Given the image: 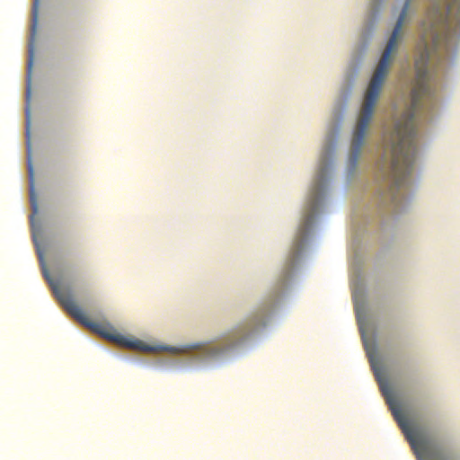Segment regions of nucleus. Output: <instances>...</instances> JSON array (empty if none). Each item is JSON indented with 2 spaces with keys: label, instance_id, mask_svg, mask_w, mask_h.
<instances>
[{
  "label": "nucleus",
  "instance_id": "f257e3e1",
  "mask_svg": "<svg viewBox=\"0 0 460 460\" xmlns=\"http://www.w3.org/2000/svg\"><path fill=\"white\" fill-rule=\"evenodd\" d=\"M421 38L416 58L417 75L411 90V106L396 122L385 151L391 153L392 185L389 195L397 199L398 192L409 181L418 152L416 116L435 103L437 86L434 73L446 59L460 36V0H437L432 3L421 23Z\"/></svg>",
  "mask_w": 460,
  "mask_h": 460
},
{
  "label": "nucleus",
  "instance_id": "f03ea898",
  "mask_svg": "<svg viewBox=\"0 0 460 460\" xmlns=\"http://www.w3.org/2000/svg\"><path fill=\"white\" fill-rule=\"evenodd\" d=\"M411 0H406L398 20L394 27L393 33L389 39L378 65L374 71L367 89L364 103L357 120V127L353 133L351 141V158L353 161L358 160L361 148L364 145L365 136L367 131V127L373 118L375 107L376 105L379 93L382 85L388 74L389 65L392 59V54L398 46V40L402 34V25L405 22L407 13L409 11Z\"/></svg>",
  "mask_w": 460,
  "mask_h": 460
},
{
  "label": "nucleus",
  "instance_id": "7ed1b4c3",
  "mask_svg": "<svg viewBox=\"0 0 460 460\" xmlns=\"http://www.w3.org/2000/svg\"><path fill=\"white\" fill-rule=\"evenodd\" d=\"M53 293L62 305L64 309L67 311L71 316L75 317L78 322L82 323L85 327H88L93 332L98 333L108 341H114L117 344L124 347H131L132 349H151L150 346L145 345L141 341H130L124 335L116 332L114 327L109 323H99V322L90 321L84 314L78 304L75 302L74 298L70 296L69 293L65 290L59 289L58 287H53Z\"/></svg>",
  "mask_w": 460,
  "mask_h": 460
},
{
  "label": "nucleus",
  "instance_id": "20e7f679",
  "mask_svg": "<svg viewBox=\"0 0 460 460\" xmlns=\"http://www.w3.org/2000/svg\"><path fill=\"white\" fill-rule=\"evenodd\" d=\"M386 402L402 431L404 433L410 446L414 449L417 457L420 460H421L422 457H429L431 444L427 437L421 433L419 428L411 425L406 415L403 414L402 411L394 402L386 398Z\"/></svg>",
  "mask_w": 460,
  "mask_h": 460
},
{
  "label": "nucleus",
  "instance_id": "39448f33",
  "mask_svg": "<svg viewBox=\"0 0 460 460\" xmlns=\"http://www.w3.org/2000/svg\"><path fill=\"white\" fill-rule=\"evenodd\" d=\"M264 324V319H261L258 322H251L250 323L242 324L241 326L235 327L232 332L225 334L220 340V346L212 345V343H202L196 347L199 349L203 357L214 358L220 354V352L225 351V349H231V347L240 343V341H243V339L246 338V336H248L254 328Z\"/></svg>",
  "mask_w": 460,
  "mask_h": 460
},
{
  "label": "nucleus",
  "instance_id": "423d86ee",
  "mask_svg": "<svg viewBox=\"0 0 460 460\" xmlns=\"http://www.w3.org/2000/svg\"><path fill=\"white\" fill-rule=\"evenodd\" d=\"M329 170L330 165L325 163V160H323L320 164V170L318 172L316 181L313 186V190L311 192L309 199V212L305 217V226H310L312 219L314 217V213H315L317 209L319 200L321 197H323V195L324 186L329 173Z\"/></svg>",
  "mask_w": 460,
  "mask_h": 460
},
{
  "label": "nucleus",
  "instance_id": "0eeeda50",
  "mask_svg": "<svg viewBox=\"0 0 460 460\" xmlns=\"http://www.w3.org/2000/svg\"><path fill=\"white\" fill-rule=\"evenodd\" d=\"M29 173L31 175V202L34 211L38 210V205L33 190V169L31 164H29Z\"/></svg>",
  "mask_w": 460,
  "mask_h": 460
},
{
  "label": "nucleus",
  "instance_id": "6e6552de",
  "mask_svg": "<svg viewBox=\"0 0 460 460\" xmlns=\"http://www.w3.org/2000/svg\"><path fill=\"white\" fill-rule=\"evenodd\" d=\"M26 116H27V141L28 144L30 142V109L27 108L26 110Z\"/></svg>",
  "mask_w": 460,
  "mask_h": 460
}]
</instances>
